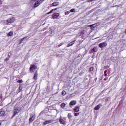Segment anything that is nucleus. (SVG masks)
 Here are the masks:
<instances>
[{"label": "nucleus", "mask_w": 126, "mask_h": 126, "mask_svg": "<svg viewBox=\"0 0 126 126\" xmlns=\"http://www.w3.org/2000/svg\"><path fill=\"white\" fill-rule=\"evenodd\" d=\"M21 107H17L16 108H14L13 111V116L12 117H15V116H16V115H17L21 111Z\"/></svg>", "instance_id": "obj_1"}, {"label": "nucleus", "mask_w": 126, "mask_h": 126, "mask_svg": "<svg viewBox=\"0 0 126 126\" xmlns=\"http://www.w3.org/2000/svg\"><path fill=\"white\" fill-rule=\"evenodd\" d=\"M15 20L16 19L14 17H12L10 18L7 19L6 20L7 25H10V24H11V23H13V22H14Z\"/></svg>", "instance_id": "obj_2"}, {"label": "nucleus", "mask_w": 126, "mask_h": 126, "mask_svg": "<svg viewBox=\"0 0 126 126\" xmlns=\"http://www.w3.org/2000/svg\"><path fill=\"white\" fill-rule=\"evenodd\" d=\"M107 45L108 44H107V42H103L102 43H100L99 44V48H105V47H107Z\"/></svg>", "instance_id": "obj_3"}, {"label": "nucleus", "mask_w": 126, "mask_h": 126, "mask_svg": "<svg viewBox=\"0 0 126 126\" xmlns=\"http://www.w3.org/2000/svg\"><path fill=\"white\" fill-rule=\"evenodd\" d=\"M59 16H60V13H54L52 14L53 19H57V18H58V17H59Z\"/></svg>", "instance_id": "obj_4"}, {"label": "nucleus", "mask_w": 126, "mask_h": 126, "mask_svg": "<svg viewBox=\"0 0 126 126\" xmlns=\"http://www.w3.org/2000/svg\"><path fill=\"white\" fill-rule=\"evenodd\" d=\"M54 121L53 120H48L46 121H45L43 123V126H46V125H49V124H52Z\"/></svg>", "instance_id": "obj_5"}, {"label": "nucleus", "mask_w": 126, "mask_h": 126, "mask_svg": "<svg viewBox=\"0 0 126 126\" xmlns=\"http://www.w3.org/2000/svg\"><path fill=\"white\" fill-rule=\"evenodd\" d=\"M35 118H36V115H32V117L30 118L29 122L32 123V122L35 120Z\"/></svg>", "instance_id": "obj_6"}, {"label": "nucleus", "mask_w": 126, "mask_h": 126, "mask_svg": "<svg viewBox=\"0 0 126 126\" xmlns=\"http://www.w3.org/2000/svg\"><path fill=\"white\" fill-rule=\"evenodd\" d=\"M37 78H38V72L36 71L34 74L33 79H34V80H37Z\"/></svg>", "instance_id": "obj_7"}, {"label": "nucleus", "mask_w": 126, "mask_h": 126, "mask_svg": "<svg viewBox=\"0 0 126 126\" xmlns=\"http://www.w3.org/2000/svg\"><path fill=\"white\" fill-rule=\"evenodd\" d=\"M101 107H102V105L101 104H99L94 108V110H95V111H98Z\"/></svg>", "instance_id": "obj_8"}, {"label": "nucleus", "mask_w": 126, "mask_h": 126, "mask_svg": "<svg viewBox=\"0 0 126 126\" xmlns=\"http://www.w3.org/2000/svg\"><path fill=\"white\" fill-rule=\"evenodd\" d=\"M37 69V66L35 65H32L30 68V71H32V70Z\"/></svg>", "instance_id": "obj_9"}, {"label": "nucleus", "mask_w": 126, "mask_h": 126, "mask_svg": "<svg viewBox=\"0 0 126 126\" xmlns=\"http://www.w3.org/2000/svg\"><path fill=\"white\" fill-rule=\"evenodd\" d=\"M39 4H40V1H38V0L35 1V2L34 4V8H35V7H38Z\"/></svg>", "instance_id": "obj_10"}, {"label": "nucleus", "mask_w": 126, "mask_h": 126, "mask_svg": "<svg viewBox=\"0 0 126 126\" xmlns=\"http://www.w3.org/2000/svg\"><path fill=\"white\" fill-rule=\"evenodd\" d=\"M76 40H73V41L70 42L67 46V47H71V46H73V45H74L75 43V41Z\"/></svg>", "instance_id": "obj_11"}, {"label": "nucleus", "mask_w": 126, "mask_h": 126, "mask_svg": "<svg viewBox=\"0 0 126 126\" xmlns=\"http://www.w3.org/2000/svg\"><path fill=\"white\" fill-rule=\"evenodd\" d=\"M79 110H80L79 106H77L74 108V109H73V111L74 112H75V113H78Z\"/></svg>", "instance_id": "obj_12"}, {"label": "nucleus", "mask_w": 126, "mask_h": 126, "mask_svg": "<svg viewBox=\"0 0 126 126\" xmlns=\"http://www.w3.org/2000/svg\"><path fill=\"white\" fill-rule=\"evenodd\" d=\"M59 122L61 125H65V122L64 121V120H63V119L62 118H60L59 119Z\"/></svg>", "instance_id": "obj_13"}, {"label": "nucleus", "mask_w": 126, "mask_h": 126, "mask_svg": "<svg viewBox=\"0 0 126 126\" xmlns=\"http://www.w3.org/2000/svg\"><path fill=\"white\" fill-rule=\"evenodd\" d=\"M4 115H5L4 111L2 110L0 111V117H4Z\"/></svg>", "instance_id": "obj_14"}, {"label": "nucleus", "mask_w": 126, "mask_h": 126, "mask_svg": "<svg viewBox=\"0 0 126 126\" xmlns=\"http://www.w3.org/2000/svg\"><path fill=\"white\" fill-rule=\"evenodd\" d=\"M76 101L75 100H73L70 102L69 105L70 106H74V105H76Z\"/></svg>", "instance_id": "obj_15"}, {"label": "nucleus", "mask_w": 126, "mask_h": 126, "mask_svg": "<svg viewBox=\"0 0 126 126\" xmlns=\"http://www.w3.org/2000/svg\"><path fill=\"white\" fill-rule=\"evenodd\" d=\"M60 4V3L59 2H55L52 3V6H58Z\"/></svg>", "instance_id": "obj_16"}, {"label": "nucleus", "mask_w": 126, "mask_h": 126, "mask_svg": "<svg viewBox=\"0 0 126 126\" xmlns=\"http://www.w3.org/2000/svg\"><path fill=\"white\" fill-rule=\"evenodd\" d=\"M92 52H94V53H96L98 52V48L97 47H94L93 49H92Z\"/></svg>", "instance_id": "obj_17"}, {"label": "nucleus", "mask_w": 126, "mask_h": 126, "mask_svg": "<svg viewBox=\"0 0 126 126\" xmlns=\"http://www.w3.org/2000/svg\"><path fill=\"white\" fill-rule=\"evenodd\" d=\"M26 38H27V36H25L24 37H23V38H22L21 39H20V40L19 41V44H21V43H22V42H23V41H24V40H25V39H26Z\"/></svg>", "instance_id": "obj_18"}, {"label": "nucleus", "mask_w": 126, "mask_h": 126, "mask_svg": "<svg viewBox=\"0 0 126 126\" xmlns=\"http://www.w3.org/2000/svg\"><path fill=\"white\" fill-rule=\"evenodd\" d=\"M12 35H13V32H10L7 33V36H8L9 37H11Z\"/></svg>", "instance_id": "obj_19"}, {"label": "nucleus", "mask_w": 126, "mask_h": 126, "mask_svg": "<svg viewBox=\"0 0 126 126\" xmlns=\"http://www.w3.org/2000/svg\"><path fill=\"white\" fill-rule=\"evenodd\" d=\"M67 117L69 120H71L72 119V116H71V113H68Z\"/></svg>", "instance_id": "obj_20"}, {"label": "nucleus", "mask_w": 126, "mask_h": 126, "mask_svg": "<svg viewBox=\"0 0 126 126\" xmlns=\"http://www.w3.org/2000/svg\"><path fill=\"white\" fill-rule=\"evenodd\" d=\"M54 10H57V8L52 9L50 12L47 13V14H51V13H53L54 12Z\"/></svg>", "instance_id": "obj_21"}, {"label": "nucleus", "mask_w": 126, "mask_h": 126, "mask_svg": "<svg viewBox=\"0 0 126 126\" xmlns=\"http://www.w3.org/2000/svg\"><path fill=\"white\" fill-rule=\"evenodd\" d=\"M22 88H23V87H22L21 86V85H20L19 87V89L20 90V92H21V91H22Z\"/></svg>", "instance_id": "obj_22"}, {"label": "nucleus", "mask_w": 126, "mask_h": 126, "mask_svg": "<svg viewBox=\"0 0 126 126\" xmlns=\"http://www.w3.org/2000/svg\"><path fill=\"white\" fill-rule=\"evenodd\" d=\"M66 94V92H65V91H63L62 92V95L63 96H65V95Z\"/></svg>", "instance_id": "obj_23"}, {"label": "nucleus", "mask_w": 126, "mask_h": 126, "mask_svg": "<svg viewBox=\"0 0 126 126\" xmlns=\"http://www.w3.org/2000/svg\"><path fill=\"white\" fill-rule=\"evenodd\" d=\"M61 107L62 108H64L65 107V103H62L61 105Z\"/></svg>", "instance_id": "obj_24"}, {"label": "nucleus", "mask_w": 126, "mask_h": 126, "mask_svg": "<svg viewBox=\"0 0 126 126\" xmlns=\"http://www.w3.org/2000/svg\"><path fill=\"white\" fill-rule=\"evenodd\" d=\"M85 33V32L84 31V30H82L80 32V35H84Z\"/></svg>", "instance_id": "obj_25"}, {"label": "nucleus", "mask_w": 126, "mask_h": 126, "mask_svg": "<svg viewBox=\"0 0 126 126\" xmlns=\"http://www.w3.org/2000/svg\"><path fill=\"white\" fill-rule=\"evenodd\" d=\"M94 70V67H91L89 69V71H93Z\"/></svg>", "instance_id": "obj_26"}, {"label": "nucleus", "mask_w": 126, "mask_h": 126, "mask_svg": "<svg viewBox=\"0 0 126 126\" xmlns=\"http://www.w3.org/2000/svg\"><path fill=\"white\" fill-rule=\"evenodd\" d=\"M18 83H22L23 82V81L22 79H20L17 81Z\"/></svg>", "instance_id": "obj_27"}, {"label": "nucleus", "mask_w": 126, "mask_h": 126, "mask_svg": "<svg viewBox=\"0 0 126 126\" xmlns=\"http://www.w3.org/2000/svg\"><path fill=\"white\" fill-rule=\"evenodd\" d=\"M79 115V113H75L74 114V117H77Z\"/></svg>", "instance_id": "obj_28"}, {"label": "nucleus", "mask_w": 126, "mask_h": 126, "mask_svg": "<svg viewBox=\"0 0 126 126\" xmlns=\"http://www.w3.org/2000/svg\"><path fill=\"white\" fill-rule=\"evenodd\" d=\"M64 13H65V15H67L69 14V13H70V12L66 11V12H64Z\"/></svg>", "instance_id": "obj_29"}, {"label": "nucleus", "mask_w": 126, "mask_h": 126, "mask_svg": "<svg viewBox=\"0 0 126 126\" xmlns=\"http://www.w3.org/2000/svg\"><path fill=\"white\" fill-rule=\"evenodd\" d=\"M70 12H75V9H71L70 10Z\"/></svg>", "instance_id": "obj_30"}, {"label": "nucleus", "mask_w": 126, "mask_h": 126, "mask_svg": "<svg viewBox=\"0 0 126 126\" xmlns=\"http://www.w3.org/2000/svg\"><path fill=\"white\" fill-rule=\"evenodd\" d=\"M63 42L59 44L58 48H60V47H61V46H63Z\"/></svg>", "instance_id": "obj_31"}, {"label": "nucleus", "mask_w": 126, "mask_h": 126, "mask_svg": "<svg viewBox=\"0 0 126 126\" xmlns=\"http://www.w3.org/2000/svg\"><path fill=\"white\" fill-rule=\"evenodd\" d=\"M107 70H105L104 72V76H105V77L107 76Z\"/></svg>", "instance_id": "obj_32"}, {"label": "nucleus", "mask_w": 126, "mask_h": 126, "mask_svg": "<svg viewBox=\"0 0 126 126\" xmlns=\"http://www.w3.org/2000/svg\"><path fill=\"white\" fill-rule=\"evenodd\" d=\"M104 69H108V68H109V66H105L104 67Z\"/></svg>", "instance_id": "obj_33"}, {"label": "nucleus", "mask_w": 126, "mask_h": 126, "mask_svg": "<svg viewBox=\"0 0 126 126\" xmlns=\"http://www.w3.org/2000/svg\"><path fill=\"white\" fill-rule=\"evenodd\" d=\"M120 7V5H115V6H113V7Z\"/></svg>", "instance_id": "obj_34"}, {"label": "nucleus", "mask_w": 126, "mask_h": 126, "mask_svg": "<svg viewBox=\"0 0 126 126\" xmlns=\"http://www.w3.org/2000/svg\"><path fill=\"white\" fill-rule=\"evenodd\" d=\"M9 60V58H6L5 59V62H7V61H8Z\"/></svg>", "instance_id": "obj_35"}, {"label": "nucleus", "mask_w": 126, "mask_h": 126, "mask_svg": "<svg viewBox=\"0 0 126 126\" xmlns=\"http://www.w3.org/2000/svg\"><path fill=\"white\" fill-rule=\"evenodd\" d=\"M107 79H108V77H105V78L104 79V80L105 81H106V80H107Z\"/></svg>", "instance_id": "obj_36"}, {"label": "nucleus", "mask_w": 126, "mask_h": 126, "mask_svg": "<svg viewBox=\"0 0 126 126\" xmlns=\"http://www.w3.org/2000/svg\"><path fill=\"white\" fill-rule=\"evenodd\" d=\"M0 98H2V95L1 94H0Z\"/></svg>", "instance_id": "obj_37"}, {"label": "nucleus", "mask_w": 126, "mask_h": 126, "mask_svg": "<svg viewBox=\"0 0 126 126\" xmlns=\"http://www.w3.org/2000/svg\"><path fill=\"white\" fill-rule=\"evenodd\" d=\"M40 1H44L45 0H39Z\"/></svg>", "instance_id": "obj_38"}, {"label": "nucleus", "mask_w": 126, "mask_h": 126, "mask_svg": "<svg viewBox=\"0 0 126 126\" xmlns=\"http://www.w3.org/2000/svg\"><path fill=\"white\" fill-rule=\"evenodd\" d=\"M8 56L9 58H10V56H9V53H8Z\"/></svg>", "instance_id": "obj_39"}, {"label": "nucleus", "mask_w": 126, "mask_h": 126, "mask_svg": "<svg viewBox=\"0 0 126 126\" xmlns=\"http://www.w3.org/2000/svg\"><path fill=\"white\" fill-rule=\"evenodd\" d=\"M1 126V123L0 122V126Z\"/></svg>", "instance_id": "obj_40"}, {"label": "nucleus", "mask_w": 126, "mask_h": 126, "mask_svg": "<svg viewBox=\"0 0 126 126\" xmlns=\"http://www.w3.org/2000/svg\"><path fill=\"white\" fill-rule=\"evenodd\" d=\"M92 26H91V25L89 26L90 27H91Z\"/></svg>", "instance_id": "obj_41"}, {"label": "nucleus", "mask_w": 126, "mask_h": 126, "mask_svg": "<svg viewBox=\"0 0 126 126\" xmlns=\"http://www.w3.org/2000/svg\"><path fill=\"white\" fill-rule=\"evenodd\" d=\"M1 2V0H0V3Z\"/></svg>", "instance_id": "obj_42"}]
</instances>
